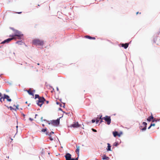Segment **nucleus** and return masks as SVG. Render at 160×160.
Returning <instances> with one entry per match:
<instances>
[{"mask_svg":"<svg viewBox=\"0 0 160 160\" xmlns=\"http://www.w3.org/2000/svg\"><path fill=\"white\" fill-rule=\"evenodd\" d=\"M29 120L31 121H32L33 119L31 118H29Z\"/></svg>","mask_w":160,"mask_h":160,"instance_id":"473e14b6","label":"nucleus"},{"mask_svg":"<svg viewBox=\"0 0 160 160\" xmlns=\"http://www.w3.org/2000/svg\"><path fill=\"white\" fill-rule=\"evenodd\" d=\"M153 117L152 115L151 116H150L148 117V118L147 119V120L149 121H151V120H153Z\"/></svg>","mask_w":160,"mask_h":160,"instance_id":"4468645a","label":"nucleus"},{"mask_svg":"<svg viewBox=\"0 0 160 160\" xmlns=\"http://www.w3.org/2000/svg\"><path fill=\"white\" fill-rule=\"evenodd\" d=\"M72 126L74 128H78L80 126L78 122L74 123L72 125Z\"/></svg>","mask_w":160,"mask_h":160,"instance_id":"9b49d317","label":"nucleus"},{"mask_svg":"<svg viewBox=\"0 0 160 160\" xmlns=\"http://www.w3.org/2000/svg\"><path fill=\"white\" fill-rule=\"evenodd\" d=\"M26 91L28 92L29 94L33 96L34 93L35 92V90H32L31 88H30L28 90H26Z\"/></svg>","mask_w":160,"mask_h":160,"instance_id":"423d86ee","label":"nucleus"},{"mask_svg":"<svg viewBox=\"0 0 160 160\" xmlns=\"http://www.w3.org/2000/svg\"><path fill=\"white\" fill-rule=\"evenodd\" d=\"M151 126H154L155 125V124L154 123H151Z\"/></svg>","mask_w":160,"mask_h":160,"instance_id":"c85d7f7f","label":"nucleus"},{"mask_svg":"<svg viewBox=\"0 0 160 160\" xmlns=\"http://www.w3.org/2000/svg\"><path fill=\"white\" fill-rule=\"evenodd\" d=\"M26 103H27V102H26Z\"/></svg>","mask_w":160,"mask_h":160,"instance_id":"49530a36","label":"nucleus"},{"mask_svg":"<svg viewBox=\"0 0 160 160\" xmlns=\"http://www.w3.org/2000/svg\"><path fill=\"white\" fill-rule=\"evenodd\" d=\"M37 64H38V65H40V64H39V63H38Z\"/></svg>","mask_w":160,"mask_h":160,"instance_id":"79ce46f5","label":"nucleus"},{"mask_svg":"<svg viewBox=\"0 0 160 160\" xmlns=\"http://www.w3.org/2000/svg\"><path fill=\"white\" fill-rule=\"evenodd\" d=\"M60 118H61V117H60V118H59V119H60Z\"/></svg>","mask_w":160,"mask_h":160,"instance_id":"de8ad7c7","label":"nucleus"},{"mask_svg":"<svg viewBox=\"0 0 160 160\" xmlns=\"http://www.w3.org/2000/svg\"><path fill=\"white\" fill-rule=\"evenodd\" d=\"M37 115H38L37 114H36L35 115V118H36V117L37 116Z\"/></svg>","mask_w":160,"mask_h":160,"instance_id":"58836bf2","label":"nucleus"},{"mask_svg":"<svg viewBox=\"0 0 160 160\" xmlns=\"http://www.w3.org/2000/svg\"><path fill=\"white\" fill-rule=\"evenodd\" d=\"M9 108H10V110H16V109H14L13 108L11 107V106H10L9 107Z\"/></svg>","mask_w":160,"mask_h":160,"instance_id":"bb28decb","label":"nucleus"},{"mask_svg":"<svg viewBox=\"0 0 160 160\" xmlns=\"http://www.w3.org/2000/svg\"><path fill=\"white\" fill-rule=\"evenodd\" d=\"M4 100V97H2L0 98V101L1 102H2Z\"/></svg>","mask_w":160,"mask_h":160,"instance_id":"a211bd4d","label":"nucleus"},{"mask_svg":"<svg viewBox=\"0 0 160 160\" xmlns=\"http://www.w3.org/2000/svg\"><path fill=\"white\" fill-rule=\"evenodd\" d=\"M4 99H7V100L9 102H10L11 101V99L9 98V96L7 95L4 94Z\"/></svg>","mask_w":160,"mask_h":160,"instance_id":"1a4fd4ad","label":"nucleus"},{"mask_svg":"<svg viewBox=\"0 0 160 160\" xmlns=\"http://www.w3.org/2000/svg\"><path fill=\"white\" fill-rule=\"evenodd\" d=\"M92 123H94L95 122V120H94V119H92Z\"/></svg>","mask_w":160,"mask_h":160,"instance_id":"7c9ffc66","label":"nucleus"},{"mask_svg":"<svg viewBox=\"0 0 160 160\" xmlns=\"http://www.w3.org/2000/svg\"><path fill=\"white\" fill-rule=\"evenodd\" d=\"M118 145V142H115L113 144V146H117Z\"/></svg>","mask_w":160,"mask_h":160,"instance_id":"4be33fe9","label":"nucleus"},{"mask_svg":"<svg viewBox=\"0 0 160 160\" xmlns=\"http://www.w3.org/2000/svg\"><path fill=\"white\" fill-rule=\"evenodd\" d=\"M102 116L101 115V116L99 118V119H100L101 120L100 121V123H101L102 122V120H103V119H102Z\"/></svg>","mask_w":160,"mask_h":160,"instance_id":"412c9836","label":"nucleus"},{"mask_svg":"<svg viewBox=\"0 0 160 160\" xmlns=\"http://www.w3.org/2000/svg\"><path fill=\"white\" fill-rule=\"evenodd\" d=\"M45 101V99L43 97H40V98L36 101V103L38 106L41 107L43 104L44 102Z\"/></svg>","mask_w":160,"mask_h":160,"instance_id":"f03ea898","label":"nucleus"},{"mask_svg":"<svg viewBox=\"0 0 160 160\" xmlns=\"http://www.w3.org/2000/svg\"><path fill=\"white\" fill-rule=\"evenodd\" d=\"M2 96V94L0 92V97Z\"/></svg>","mask_w":160,"mask_h":160,"instance_id":"4c0bfd02","label":"nucleus"},{"mask_svg":"<svg viewBox=\"0 0 160 160\" xmlns=\"http://www.w3.org/2000/svg\"><path fill=\"white\" fill-rule=\"evenodd\" d=\"M41 121H42V122H43V121H46V120H45V119H43V117H42L41 118Z\"/></svg>","mask_w":160,"mask_h":160,"instance_id":"cd10ccee","label":"nucleus"},{"mask_svg":"<svg viewBox=\"0 0 160 160\" xmlns=\"http://www.w3.org/2000/svg\"><path fill=\"white\" fill-rule=\"evenodd\" d=\"M103 160H108L109 159V158L108 157L106 156L105 155H104L102 156V158Z\"/></svg>","mask_w":160,"mask_h":160,"instance_id":"dca6fc26","label":"nucleus"},{"mask_svg":"<svg viewBox=\"0 0 160 160\" xmlns=\"http://www.w3.org/2000/svg\"><path fill=\"white\" fill-rule=\"evenodd\" d=\"M157 121H159V120H158V119H156V118H153V120H152V122H157Z\"/></svg>","mask_w":160,"mask_h":160,"instance_id":"aec40b11","label":"nucleus"},{"mask_svg":"<svg viewBox=\"0 0 160 160\" xmlns=\"http://www.w3.org/2000/svg\"><path fill=\"white\" fill-rule=\"evenodd\" d=\"M85 38H87L88 39H92L95 40L96 39L95 38V37H91L90 36H88V35L85 36Z\"/></svg>","mask_w":160,"mask_h":160,"instance_id":"ddd939ff","label":"nucleus"},{"mask_svg":"<svg viewBox=\"0 0 160 160\" xmlns=\"http://www.w3.org/2000/svg\"><path fill=\"white\" fill-rule=\"evenodd\" d=\"M23 116H25V115H24V114H23Z\"/></svg>","mask_w":160,"mask_h":160,"instance_id":"37998d69","label":"nucleus"},{"mask_svg":"<svg viewBox=\"0 0 160 160\" xmlns=\"http://www.w3.org/2000/svg\"><path fill=\"white\" fill-rule=\"evenodd\" d=\"M46 103L47 104H48L49 103V101H46Z\"/></svg>","mask_w":160,"mask_h":160,"instance_id":"72a5a7b5","label":"nucleus"},{"mask_svg":"<svg viewBox=\"0 0 160 160\" xmlns=\"http://www.w3.org/2000/svg\"><path fill=\"white\" fill-rule=\"evenodd\" d=\"M46 131V129H43L42 130V131L43 132H45Z\"/></svg>","mask_w":160,"mask_h":160,"instance_id":"a878e982","label":"nucleus"},{"mask_svg":"<svg viewBox=\"0 0 160 160\" xmlns=\"http://www.w3.org/2000/svg\"><path fill=\"white\" fill-rule=\"evenodd\" d=\"M14 39V37H12V38H9L7 39L6 40H4L1 43V44H4V43H8L11 40H12V39Z\"/></svg>","mask_w":160,"mask_h":160,"instance_id":"0eeeda50","label":"nucleus"},{"mask_svg":"<svg viewBox=\"0 0 160 160\" xmlns=\"http://www.w3.org/2000/svg\"><path fill=\"white\" fill-rule=\"evenodd\" d=\"M32 43L33 44L36 45H43L44 42L42 40H41L39 39H35L33 40Z\"/></svg>","mask_w":160,"mask_h":160,"instance_id":"f257e3e1","label":"nucleus"},{"mask_svg":"<svg viewBox=\"0 0 160 160\" xmlns=\"http://www.w3.org/2000/svg\"><path fill=\"white\" fill-rule=\"evenodd\" d=\"M154 43H156V42H155V41H154Z\"/></svg>","mask_w":160,"mask_h":160,"instance_id":"a18cd8bd","label":"nucleus"},{"mask_svg":"<svg viewBox=\"0 0 160 160\" xmlns=\"http://www.w3.org/2000/svg\"><path fill=\"white\" fill-rule=\"evenodd\" d=\"M40 98V97H39V95L38 94H36L35 95V98H38V99H39Z\"/></svg>","mask_w":160,"mask_h":160,"instance_id":"6ab92c4d","label":"nucleus"},{"mask_svg":"<svg viewBox=\"0 0 160 160\" xmlns=\"http://www.w3.org/2000/svg\"><path fill=\"white\" fill-rule=\"evenodd\" d=\"M51 123L54 126H57L59 124V118H58L56 120L52 121ZM50 124V123H49V124Z\"/></svg>","mask_w":160,"mask_h":160,"instance_id":"39448f33","label":"nucleus"},{"mask_svg":"<svg viewBox=\"0 0 160 160\" xmlns=\"http://www.w3.org/2000/svg\"><path fill=\"white\" fill-rule=\"evenodd\" d=\"M79 148L80 147H79V146H76L77 149L76 150V152L78 154L79 153Z\"/></svg>","mask_w":160,"mask_h":160,"instance_id":"f3484780","label":"nucleus"},{"mask_svg":"<svg viewBox=\"0 0 160 160\" xmlns=\"http://www.w3.org/2000/svg\"><path fill=\"white\" fill-rule=\"evenodd\" d=\"M129 45L128 43H126L125 44H122L121 46L122 47H123L124 48L126 49L128 47Z\"/></svg>","mask_w":160,"mask_h":160,"instance_id":"f8f14e48","label":"nucleus"},{"mask_svg":"<svg viewBox=\"0 0 160 160\" xmlns=\"http://www.w3.org/2000/svg\"><path fill=\"white\" fill-rule=\"evenodd\" d=\"M14 36H18V37H20L21 36V34L20 32L18 31H16L15 32V34L13 36H10V37H13Z\"/></svg>","mask_w":160,"mask_h":160,"instance_id":"6e6552de","label":"nucleus"},{"mask_svg":"<svg viewBox=\"0 0 160 160\" xmlns=\"http://www.w3.org/2000/svg\"><path fill=\"white\" fill-rule=\"evenodd\" d=\"M100 119H99V118H97L96 119V123H98Z\"/></svg>","mask_w":160,"mask_h":160,"instance_id":"5701e85b","label":"nucleus"},{"mask_svg":"<svg viewBox=\"0 0 160 160\" xmlns=\"http://www.w3.org/2000/svg\"><path fill=\"white\" fill-rule=\"evenodd\" d=\"M108 148L107 149V151H111V146H110V145L109 143H108Z\"/></svg>","mask_w":160,"mask_h":160,"instance_id":"2eb2a0df","label":"nucleus"},{"mask_svg":"<svg viewBox=\"0 0 160 160\" xmlns=\"http://www.w3.org/2000/svg\"><path fill=\"white\" fill-rule=\"evenodd\" d=\"M50 139H51V140H53L52 139H51V138H50Z\"/></svg>","mask_w":160,"mask_h":160,"instance_id":"c03bdc74","label":"nucleus"},{"mask_svg":"<svg viewBox=\"0 0 160 160\" xmlns=\"http://www.w3.org/2000/svg\"><path fill=\"white\" fill-rule=\"evenodd\" d=\"M152 126H151V125H150V126L148 128V129H150V128H151V127Z\"/></svg>","mask_w":160,"mask_h":160,"instance_id":"e433bc0d","label":"nucleus"},{"mask_svg":"<svg viewBox=\"0 0 160 160\" xmlns=\"http://www.w3.org/2000/svg\"><path fill=\"white\" fill-rule=\"evenodd\" d=\"M147 127H144L143 128L141 129V130L142 131H145Z\"/></svg>","mask_w":160,"mask_h":160,"instance_id":"393cba45","label":"nucleus"},{"mask_svg":"<svg viewBox=\"0 0 160 160\" xmlns=\"http://www.w3.org/2000/svg\"><path fill=\"white\" fill-rule=\"evenodd\" d=\"M143 125L144 126V127H147V123L145 122H143L142 123Z\"/></svg>","mask_w":160,"mask_h":160,"instance_id":"b1692460","label":"nucleus"},{"mask_svg":"<svg viewBox=\"0 0 160 160\" xmlns=\"http://www.w3.org/2000/svg\"><path fill=\"white\" fill-rule=\"evenodd\" d=\"M102 119H103L105 121L108 125H109L110 124L111 119L110 116H106L105 117L102 118Z\"/></svg>","mask_w":160,"mask_h":160,"instance_id":"7ed1b4c3","label":"nucleus"},{"mask_svg":"<svg viewBox=\"0 0 160 160\" xmlns=\"http://www.w3.org/2000/svg\"><path fill=\"white\" fill-rule=\"evenodd\" d=\"M65 157L66 160H78V158H71V155L69 153H67L66 154Z\"/></svg>","mask_w":160,"mask_h":160,"instance_id":"20e7f679","label":"nucleus"},{"mask_svg":"<svg viewBox=\"0 0 160 160\" xmlns=\"http://www.w3.org/2000/svg\"><path fill=\"white\" fill-rule=\"evenodd\" d=\"M42 126L44 127V124H42Z\"/></svg>","mask_w":160,"mask_h":160,"instance_id":"ea45409f","label":"nucleus"},{"mask_svg":"<svg viewBox=\"0 0 160 160\" xmlns=\"http://www.w3.org/2000/svg\"><path fill=\"white\" fill-rule=\"evenodd\" d=\"M53 133H54L52 131V132H50V134H53Z\"/></svg>","mask_w":160,"mask_h":160,"instance_id":"c9c22d12","label":"nucleus"},{"mask_svg":"<svg viewBox=\"0 0 160 160\" xmlns=\"http://www.w3.org/2000/svg\"><path fill=\"white\" fill-rule=\"evenodd\" d=\"M14 106H15L16 107V109H18V105H17L16 106H15V105H14Z\"/></svg>","mask_w":160,"mask_h":160,"instance_id":"c756f323","label":"nucleus"},{"mask_svg":"<svg viewBox=\"0 0 160 160\" xmlns=\"http://www.w3.org/2000/svg\"><path fill=\"white\" fill-rule=\"evenodd\" d=\"M21 13H22V12H16V13H17L18 14H21Z\"/></svg>","mask_w":160,"mask_h":160,"instance_id":"f704fd0d","label":"nucleus"},{"mask_svg":"<svg viewBox=\"0 0 160 160\" xmlns=\"http://www.w3.org/2000/svg\"><path fill=\"white\" fill-rule=\"evenodd\" d=\"M92 131L94 132H97V130H96L94 129L93 128H92Z\"/></svg>","mask_w":160,"mask_h":160,"instance_id":"2f4dec72","label":"nucleus"},{"mask_svg":"<svg viewBox=\"0 0 160 160\" xmlns=\"http://www.w3.org/2000/svg\"><path fill=\"white\" fill-rule=\"evenodd\" d=\"M138 13V12H137L136 13V14L137 15Z\"/></svg>","mask_w":160,"mask_h":160,"instance_id":"a19ab883","label":"nucleus"},{"mask_svg":"<svg viewBox=\"0 0 160 160\" xmlns=\"http://www.w3.org/2000/svg\"><path fill=\"white\" fill-rule=\"evenodd\" d=\"M112 133L114 137H116L117 136L120 137L121 136V134L118 133V132L116 131L113 132Z\"/></svg>","mask_w":160,"mask_h":160,"instance_id":"9d476101","label":"nucleus"}]
</instances>
